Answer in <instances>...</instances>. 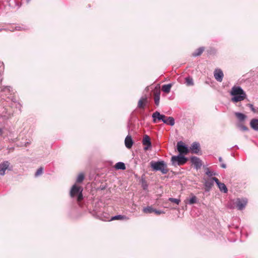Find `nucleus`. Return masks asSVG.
I'll use <instances>...</instances> for the list:
<instances>
[{"mask_svg": "<svg viewBox=\"0 0 258 258\" xmlns=\"http://www.w3.org/2000/svg\"><path fill=\"white\" fill-rule=\"evenodd\" d=\"M230 94L233 96L231 100L233 102L242 101L246 97L245 93L240 87L234 86L232 87Z\"/></svg>", "mask_w": 258, "mask_h": 258, "instance_id": "obj_1", "label": "nucleus"}, {"mask_svg": "<svg viewBox=\"0 0 258 258\" xmlns=\"http://www.w3.org/2000/svg\"><path fill=\"white\" fill-rule=\"evenodd\" d=\"M152 117L154 122H156V119H158L159 120H162L164 123L171 126L175 123L174 119L172 117H166L164 115L160 114L158 111L153 113Z\"/></svg>", "mask_w": 258, "mask_h": 258, "instance_id": "obj_2", "label": "nucleus"}, {"mask_svg": "<svg viewBox=\"0 0 258 258\" xmlns=\"http://www.w3.org/2000/svg\"><path fill=\"white\" fill-rule=\"evenodd\" d=\"M150 165L154 170L160 171L163 174H166L168 171L167 165L164 161H152Z\"/></svg>", "mask_w": 258, "mask_h": 258, "instance_id": "obj_3", "label": "nucleus"}, {"mask_svg": "<svg viewBox=\"0 0 258 258\" xmlns=\"http://www.w3.org/2000/svg\"><path fill=\"white\" fill-rule=\"evenodd\" d=\"M82 191V187L74 184L71 188L70 196L71 197H77V200L80 202L83 199Z\"/></svg>", "mask_w": 258, "mask_h": 258, "instance_id": "obj_4", "label": "nucleus"}, {"mask_svg": "<svg viewBox=\"0 0 258 258\" xmlns=\"http://www.w3.org/2000/svg\"><path fill=\"white\" fill-rule=\"evenodd\" d=\"M186 161L187 158L181 155L174 156L171 158L172 164L174 166L183 165Z\"/></svg>", "mask_w": 258, "mask_h": 258, "instance_id": "obj_5", "label": "nucleus"}, {"mask_svg": "<svg viewBox=\"0 0 258 258\" xmlns=\"http://www.w3.org/2000/svg\"><path fill=\"white\" fill-rule=\"evenodd\" d=\"M177 151L181 154H187L189 151L188 148L184 144L182 141H179L177 143Z\"/></svg>", "mask_w": 258, "mask_h": 258, "instance_id": "obj_6", "label": "nucleus"}, {"mask_svg": "<svg viewBox=\"0 0 258 258\" xmlns=\"http://www.w3.org/2000/svg\"><path fill=\"white\" fill-rule=\"evenodd\" d=\"M247 203V201L246 199H237L235 204L236 205L237 208L238 210H241L244 209Z\"/></svg>", "mask_w": 258, "mask_h": 258, "instance_id": "obj_7", "label": "nucleus"}, {"mask_svg": "<svg viewBox=\"0 0 258 258\" xmlns=\"http://www.w3.org/2000/svg\"><path fill=\"white\" fill-rule=\"evenodd\" d=\"M10 163L8 161H4L0 164V175H4L6 173V171L8 169L11 170V169L9 168Z\"/></svg>", "mask_w": 258, "mask_h": 258, "instance_id": "obj_8", "label": "nucleus"}, {"mask_svg": "<svg viewBox=\"0 0 258 258\" xmlns=\"http://www.w3.org/2000/svg\"><path fill=\"white\" fill-rule=\"evenodd\" d=\"M142 143L144 147V150L147 151L149 149L151 148V142L150 141V137L147 135H145L143 139Z\"/></svg>", "mask_w": 258, "mask_h": 258, "instance_id": "obj_9", "label": "nucleus"}, {"mask_svg": "<svg viewBox=\"0 0 258 258\" xmlns=\"http://www.w3.org/2000/svg\"><path fill=\"white\" fill-rule=\"evenodd\" d=\"M214 76L217 81L219 82H221L222 81L224 75L221 70L219 69H216L214 73Z\"/></svg>", "mask_w": 258, "mask_h": 258, "instance_id": "obj_10", "label": "nucleus"}, {"mask_svg": "<svg viewBox=\"0 0 258 258\" xmlns=\"http://www.w3.org/2000/svg\"><path fill=\"white\" fill-rule=\"evenodd\" d=\"M213 180H214V181L217 184V185L218 186L220 191H221L224 193H226L227 192L228 189H227L226 185H225V184H224L223 183H221L219 181L218 179L216 177H213Z\"/></svg>", "mask_w": 258, "mask_h": 258, "instance_id": "obj_11", "label": "nucleus"}, {"mask_svg": "<svg viewBox=\"0 0 258 258\" xmlns=\"http://www.w3.org/2000/svg\"><path fill=\"white\" fill-rule=\"evenodd\" d=\"M190 160L197 169L200 168L202 165V161L197 157H192Z\"/></svg>", "mask_w": 258, "mask_h": 258, "instance_id": "obj_12", "label": "nucleus"}, {"mask_svg": "<svg viewBox=\"0 0 258 258\" xmlns=\"http://www.w3.org/2000/svg\"><path fill=\"white\" fill-rule=\"evenodd\" d=\"M154 101L155 103L157 106H158L160 102V91L158 89H156L154 91Z\"/></svg>", "mask_w": 258, "mask_h": 258, "instance_id": "obj_13", "label": "nucleus"}, {"mask_svg": "<svg viewBox=\"0 0 258 258\" xmlns=\"http://www.w3.org/2000/svg\"><path fill=\"white\" fill-rule=\"evenodd\" d=\"M214 180H213V177L210 179L206 180L204 185L206 187V190L209 191L214 184Z\"/></svg>", "mask_w": 258, "mask_h": 258, "instance_id": "obj_14", "label": "nucleus"}, {"mask_svg": "<svg viewBox=\"0 0 258 258\" xmlns=\"http://www.w3.org/2000/svg\"><path fill=\"white\" fill-rule=\"evenodd\" d=\"M190 150L192 153H198L200 151V144L197 142L192 143L190 147Z\"/></svg>", "mask_w": 258, "mask_h": 258, "instance_id": "obj_15", "label": "nucleus"}, {"mask_svg": "<svg viewBox=\"0 0 258 258\" xmlns=\"http://www.w3.org/2000/svg\"><path fill=\"white\" fill-rule=\"evenodd\" d=\"M147 102L146 97H142L138 102V107L140 108H144Z\"/></svg>", "mask_w": 258, "mask_h": 258, "instance_id": "obj_16", "label": "nucleus"}, {"mask_svg": "<svg viewBox=\"0 0 258 258\" xmlns=\"http://www.w3.org/2000/svg\"><path fill=\"white\" fill-rule=\"evenodd\" d=\"M124 143L126 147L128 149H130L132 147L133 144L131 137L127 136L125 139Z\"/></svg>", "mask_w": 258, "mask_h": 258, "instance_id": "obj_17", "label": "nucleus"}, {"mask_svg": "<svg viewBox=\"0 0 258 258\" xmlns=\"http://www.w3.org/2000/svg\"><path fill=\"white\" fill-rule=\"evenodd\" d=\"M251 127L255 131H258V119H253L250 122Z\"/></svg>", "mask_w": 258, "mask_h": 258, "instance_id": "obj_18", "label": "nucleus"}, {"mask_svg": "<svg viewBox=\"0 0 258 258\" xmlns=\"http://www.w3.org/2000/svg\"><path fill=\"white\" fill-rule=\"evenodd\" d=\"M172 86L171 84L164 85L162 87V90L166 93H168L170 92Z\"/></svg>", "mask_w": 258, "mask_h": 258, "instance_id": "obj_19", "label": "nucleus"}, {"mask_svg": "<svg viewBox=\"0 0 258 258\" xmlns=\"http://www.w3.org/2000/svg\"><path fill=\"white\" fill-rule=\"evenodd\" d=\"M235 115L238 119L240 121H243L246 117L245 115L240 112H235Z\"/></svg>", "mask_w": 258, "mask_h": 258, "instance_id": "obj_20", "label": "nucleus"}, {"mask_svg": "<svg viewBox=\"0 0 258 258\" xmlns=\"http://www.w3.org/2000/svg\"><path fill=\"white\" fill-rule=\"evenodd\" d=\"M127 220L128 218L125 216H121V215H116L113 217H112L110 220L109 221H112L115 220Z\"/></svg>", "mask_w": 258, "mask_h": 258, "instance_id": "obj_21", "label": "nucleus"}, {"mask_svg": "<svg viewBox=\"0 0 258 258\" xmlns=\"http://www.w3.org/2000/svg\"><path fill=\"white\" fill-rule=\"evenodd\" d=\"M204 50V47H200L192 53V55L194 56H199L203 53Z\"/></svg>", "mask_w": 258, "mask_h": 258, "instance_id": "obj_22", "label": "nucleus"}, {"mask_svg": "<svg viewBox=\"0 0 258 258\" xmlns=\"http://www.w3.org/2000/svg\"><path fill=\"white\" fill-rule=\"evenodd\" d=\"M198 202L197 198L195 196H192L188 201L187 202H186V204H188L189 205H192L194 204L197 203Z\"/></svg>", "mask_w": 258, "mask_h": 258, "instance_id": "obj_23", "label": "nucleus"}, {"mask_svg": "<svg viewBox=\"0 0 258 258\" xmlns=\"http://www.w3.org/2000/svg\"><path fill=\"white\" fill-rule=\"evenodd\" d=\"M185 83L188 86H193L194 83L192 78L190 77H186L185 78Z\"/></svg>", "mask_w": 258, "mask_h": 258, "instance_id": "obj_24", "label": "nucleus"}, {"mask_svg": "<svg viewBox=\"0 0 258 258\" xmlns=\"http://www.w3.org/2000/svg\"><path fill=\"white\" fill-rule=\"evenodd\" d=\"M154 209H153L152 207L148 206L147 207L144 208L143 209V211L145 213H152L154 212Z\"/></svg>", "mask_w": 258, "mask_h": 258, "instance_id": "obj_25", "label": "nucleus"}, {"mask_svg": "<svg viewBox=\"0 0 258 258\" xmlns=\"http://www.w3.org/2000/svg\"><path fill=\"white\" fill-rule=\"evenodd\" d=\"M115 168L117 169L124 170L125 169V166L122 162H118L115 165Z\"/></svg>", "mask_w": 258, "mask_h": 258, "instance_id": "obj_26", "label": "nucleus"}, {"mask_svg": "<svg viewBox=\"0 0 258 258\" xmlns=\"http://www.w3.org/2000/svg\"><path fill=\"white\" fill-rule=\"evenodd\" d=\"M84 179V175L83 173H80L78 175L76 181L77 182L80 183L82 182Z\"/></svg>", "mask_w": 258, "mask_h": 258, "instance_id": "obj_27", "label": "nucleus"}, {"mask_svg": "<svg viewBox=\"0 0 258 258\" xmlns=\"http://www.w3.org/2000/svg\"><path fill=\"white\" fill-rule=\"evenodd\" d=\"M206 174L209 177H212V176L216 175V173L210 171L208 168L206 169Z\"/></svg>", "mask_w": 258, "mask_h": 258, "instance_id": "obj_28", "label": "nucleus"}, {"mask_svg": "<svg viewBox=\"0 0 258 258\" xmlns=\"http://www.w3.org/2000/svg\"><path fill=\"white\" fill-rule=\"evenodd\" d=\"M168 200L171 202L174 203L177 205H178L180 203V200L177 199H175L173 198H169Z\"/></svg>", "mask_w": 258, "mask_h": 258, "instance_id": "obj_29", "label": "nucleus"}, {"mask_svg": "<svg viewBox=\"0 0 258 258\" xmlns=\"http://www.w3.org/2000/svg\"><path fill=\"white\" fill-rule=\"evenodd\" d=\"M42 171H43V169L42 168H39L37 170V171L35 173V176H38V175H41L42 173Z\"/></svg>", "mask_w": 258, "mask_h": 258, "instance_id": "obj_30", "label": "nucleus"}, {"mask_svg": "<svg viewBox=\"0 0 258 258\" xmlns=\"http://www.w3.org/2000/svg\"><path fill=\"white\" fill-rule=\"evenodd\" d=\"M153 212H154L157 215H160L161 214H163L164 213V212L163 211L157 210L156 209H154V211Z\"/></svg>", "mask_w": 258, "mask_h": 258, "instance_id": "obj_31", "label": "nucleus"}, {"mask_svg": "<svg viewBox=\"0 0 258 258\" xmlns=\"http://www.w3.org/2000/svg\"><path fill=\"white\" fill-rule=\"evenodd\" d=\"M248 105L249 106L252 111H253L254 113L256 112V109L254 108L253 105L249 104H248Z\"/></svg>", "mask_w": 258, "mask_h": 258, "instance_id": "obj_32", "label": "nucleus"}, {"mask_svg": "<svg viewBox=\"0 0 258 258\" xmlns=\"http://www.w3.org/2000/svg\"><path fill=\"white\" fill-rule=\"evenodd\" d=\"M239 127L241 130L243 131H246L247 130V127L243 125H240L239 126Z\"/></svg>", "mask_w": 258, "mask_h": 258, "instance_id": "obj_33", "label": "nucleus"}, {"mask_svg": "<svg viewBox=\"0 0 258 258\" xmlns=\"http://www.w3.org/2000/svg\"><path fill=\"white\" fill-rule=\"evenodd\" d=\"M221 167L222 168H226V165L225 164H224V163H221Z\"/></svg>", "mask_w": 258, "mask_h": 258, "instance_id": "obj_34", "label": "nucleus"}, {"mask_svg": "<svg viewBox=\"0 0 258 258\" xmlns=\"http://www.w3.org/2000/svg\"><path fill=\"white\" fill-rule=\"evenodd\" d=\"M219 162H222V157H219Z\"/></svg>", "mask_w": 258, "mask_h": 258, "instance_id": "obj_35", "label": "nucleus"}, {"mask_svg": "<svg viewBox=\"0 0 258 258\" xmlns=\"http://www.w3.org/2000/svg\"><path fill=\"white\" fill-rule=\"evenodd\" d=\"M16 105L17 106V107H19L20 108L21 105L19 103H17V104H16Z\"/></svg>", "mask_w": 258, "mask_h": 258, "instance_id": "obj_36", "label": "nucleus"}, {"mask_svg": "<svg viewBox=\"0 0 258 258\" xmlns=\"http://www.w3.org/2000/svg\"><path fill=\"white\" fill-rule=\"evenodd\" d=\"M2 133H3V130H2V129L0 128V134L2 135Z\"/></svg>", "mask_w": 258, "mask_h": 258, "instance_id": "obj_37", "label": "nucleus"}, {"mask_svg": "<svg viewBox=\"0 0 258 258\" xmlns=\"http://www.w3.org/2000/svg\"><path fill=\"white\" fill-rule=\"evenodd\" d=\"M146 187H147V186H146V185H144V189H146Z\"/></svg>", "mask_w": 258, "mask_h": 258, "instance_id": "obj_38", "label": "nucleus"}]
</instances>
